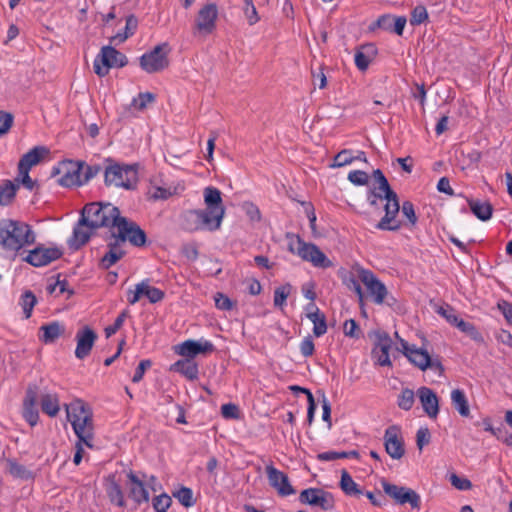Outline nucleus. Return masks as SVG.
Returning a JSON list of instances; mask_svg holds the SVG:
<instances>
[{"mask_svg": "<svg viewBox=\"0 0 512 512\" xmlns=\"http://www.w3.org/2000/svg\"><path fill=\"white\" fill-rule=\"evenodd\" d=\"M37 234L33 227L22 220L2 219V251L6 258L15 260L34 245Z\"/></svg>", "mask_w": 512, "mask_h": 512, "instance_id": "obj_1", "label": "nucleus"}, {"mask_svg": "<svg viewBox=\"0 0 512 512\" xmlns=\"http://www.w3.org/2000/svg\"><path fill=\"white\" fill-rule=\"evenodd\" d=\"M65 409L78 440L91 448L93 446L94 424L90 407L83 400L75 399L70 404H66Z\"/></svg>", "mask_w": 512, "mask_h": 512, "instance_id": "obj_2", "label": "nucleus"}, {"mask_svg": "<svg viewBox=\"0 0 512 512\" xmlns=\"http://www.w3.org/2000/svg\"><path fill=\"white\" fill-rule=\"evenodd\" d=\"M121 218L118 207L111 203L92 202L86 204L80 216V225L95 230L101 227L115 228Z\"/></svg>", "mask_w": 512, "mask_h": 512, "instance_id": "obj_3", "label": "nucleus"}, {"mask_svg": "<svg viewBox=\"0 0 512 512\" xmlns=\"http://www.w3.org/2000/svg\"><path fill=\"white\" fill-rule=\"evenodd\" d=\"M372 176L378 183V190L386 192L384 206L385 215L378 222L376 227L380 230L397 231L401 227L400 221L396 220V216L400 210L399 199L395 191L392 190L390 184L380 169L373 171Z\"/></svg>", "mask_w": 512, "mask_h": 512, "instance_id": "obj_4", "label": "nucleus"}, {"mask_svg": "<svg viewBox=\"0 0 512 512\" xmlns=\"http://www.w3.org/2000/svg\"><path fill=\"white\" fill-rule=\"evenodd\" d=\"M297 247L294 243H289V251L297 254L302 260L310 262L314 267L326 269L333 266L332 261L313 243L303 241L300 236H296Z\"/></svg>", "mask_w": 512, "mask_h": 512, "instance_id": "obj_5", "label": "nucleus"}, {"mask_svg": "<svg viewBox=\"0 0 512 512\" xmlns=\"http://www.w3.org/2000/svg\"><path fill=\"white\" fill-rule=\"evenodd\" d=\"M105 184L107 186L131 189L137 181V171L132 165L113 163L105 168Z\"/></svg>", "mask_w": 512, "mask_h": 512, "instance_id": "obj_6", "label": "nucleus"}, {"mask_svg": "<svg viewBox=\"0 0 512 512\" xmlns=\"http://www.w3.org/2000/svg\"><path fill=\"white\" fill-rule=\"evenodd\" d=\"M127 63V57L123 53L108 45L101 48L100 53L94 60L93 68L99 77H104L108 74L110 68H122Z\"/></svg>", "mask_w": 512, "mask_h": 512, "instance_id": "obj_7", "label": "nucleus"}, {"mask_svg": "<svg viewBox=\"0 0 512 512\" xmlns=\"http://www.w3.org/2000/svg\"><path fill=\"white\" fill-rule=\"evenodd\" d=\"M360 281L366 286L369 294L376 304L386 303L393 306L396 299L389 296L386 286L370 270L357 268Z\"/></svg>", "mask_w": 512, "mask_h": 512, "instance_id": "obj_8", "label": "nucleus"}, {"mask_svg": "<svg viewBox=\"0 0 512 512\" xmlns=\"http://www.w3.org/2000/svg\"><path fill=\"white\" fill-rule=\"evenodd\" d=\"M168 52L167 43L158 44L140 57V67L150 74L163 71L169 66Z\"/></svg>", "mask_w": 512, "mask_h": 512, "instance_id": "obj_9", "label": "nucleus"}, {"mask_svg": "<svg viewBox=\"0 0 512 512\" xmlns=\"http://www.w3.org/2000/svg\"><path fill=\"white\" fill-rule=\"evenodd\" d=\"M115 228L121 242L129 241L135 247H143L146 244V233L136 222L121 216Z\"/></svg>", "mask_w": 512, "mask_h": 512, "instance_id": "obj_10", "label": "nucleus"}, {"mask_svg": "<svg viewBox=\"0 0 512 512\" xmlns=\"http://www.w3.org/2000/svg\"><path fill=\"white\" fill-rule=\"evenodd\" d=\"M62 255V250L57 247H45L43 244H39L19 257L31 266L43 267L58 260Z\"/></svg>", "mask_w": 512, "mask_h": 512, "instance_id": "obj_11", "label": "nucleus"}, {"mask_svg": "<svg viewBox=\"0 0 512 512\" xmlns=\"http://www.w3.org/2000/svg\"><path fill=\"white\" fill-rule=\"evenodd\" d=\"M384 492L397 504H409L412 509H420L421 497L411 488L391 484L385 480L381 482Z\"/></svg>", "mask_w": 512, "mask_h": 512, "instance_id": "obj_12", "label": "nucleus"}, {"mask_svg": "<svg viewBox=\"0 0 512 512\" xmlns=\"http://www.w3.org/2000/svg\"><path fill=\"white\" fill-rule=\"evenodd\" d=\"M302 504L320 507L324 511L332 510L335 506L333 495L321 488L304 489L299 495Z\"/></svg>", "mask_w": 512, "mask_h": 512, "instance_id": "obj_13", "label": "nucleus"}, {"mask_svg": "<svg viewBox=\"0 0 512 512\" xmlns=\"http://www.w3.org/2000/svg\"><path fill=\"white\" fill-rule=\"evenodd\" d=\"M83 168L84 163L68 160L62 162L59 168L54 169L52 174H62L58 183L63 187L82 186L81 170Z\"/></svg>", "mask_w": 512, "mask_h": 512, "instance_id": "obj_14", "label": "nucleus"}, {"mask_svg": "<svg viewBox=\"0 0 512 512\" xmlns=\"http://www.w3.org/2000/svg\"><path fill=\"white\" fill-rule=\"evenodd\" d=\"M184 228L189 231H197V230H209L215 231L220 228V225L217 224L205 211L202 209L198 210H189L184 216Z\"/></svg>", "mask_w": 512, "mask_h": 512, "instance_id": "obj_15", "label": "nucleus"}, {"mask_svg": "<svg viewBox=\"0 0 512 512\" xmlns=\"http://www.w3.org/2000/svg\"><path fill=\"white\" fill-rule=\"evenodd\" d=\"M375 342L371 352L372 359L376 365L391 366L389 351L392 347V339L388 333L384 331H376Z\"/></svg>", "mask_w": 512, "mask_h": 512, "instance_id": "obj_16", "label": "nucleus"}, {"mask_svg": "<svg viewBox=\"0 0 512 512\" xmlns=\"http://www.w3.org/2000/svg\"><path fill=\"white\" fill-rule=\"evenodd\" d=\"M205 211L214 221L221 226L225 215V207L222 204L221 192L215 187H206L204 189Z\"/></svg>", "mask_w": 512, "mask_h": 512, "instance_id": "obj_17", "label": "nucleus"}, {"mask_svg": "<svg viewBox=\"0 0 512 512\" xmlns=\"http://www.w3.org/2000/svg\"><path fill=\"white\" fill-rule=\"evenodd\" d=\"M383 438L386 453L392 459H401L405 454V446L401 436L400 428L397 425L389 426L385 430Z\"/></svg>", "mask_w": 512, "mask_h": 512, "instance_id": "obj_18", "label": "nucleus"}, {"mask_svg": "<svg viewBox=\"0 0 512 512\" xmlns=\"http://www.w3.org/2000/svg\"><path fill=\"white\" fill-rule=\"evenodd\" d=\"M407 359L422 371L430 369L440 376L444 372V367L439 358H432L427 350L423 348L415 347L412 352L409 353Z\"/></svg>", "mask_w": 512, "mask_h": 512, "instance_id": "obj_19", "label": "nucleus"}, {"mask_svg": "<svg viewBox=\"0 0 512 512\" xmlns=\"http://www.w3.org/2000/svg\"><path fill=\"white\" fill-rule=\"evenodd\" d=\"M38 396L39 386L36 383H30L27 386L23 399L22 415L31 426H35L39 420V411L37 409Z\"/></svg>", "mask_w": 512, "mask_h": 512, "instance_id": "obj_20", "label": "nucleus"}, {"mask_svg": "<svg viewBox=\"0 0 512 512\" xmlns=\"http://www.w3.org/2000/svg\"><path fill=\"white\" fill-rule=\"evenodd\" d=\"M218 8L214 3L204 5L195 18V29L201 34H210L216 27Z\"/></svg>", "mask_w": 512, "mask_h": 512, "instance_id": "obj_21", "label": "nucleus"}, {"mask_svg": "<svg viewBox=\"0 0 512 512\" xmlns=\"http://www.w3.org/2000/svg\"><path fill=\"white\" fill-rule=\"evenodd\" d=\"M97 338V333L89 326L79 329L75 337L77 342L75 356L80 360L86 358L90 354Z\"/></svg>", "mask_w": 512, "mask_h": 512, "instance_id": "obj_22", "label": "nucleus"}, {"mask_svg": "<svg viewBox=\"0 0 512 512\" xmlns=\"http://www.w3.org/2000/svg\"><path fill=\"white\" fill-rule=\"evenodd\" d=\"M266 474L269 484L277 490L280 496L286 497L296 493L295 489L289 482L288 476L276 469L274 466L268 465L266 467Z\"/></svg>", "mask_w": 512, "mask_h": 512, "instance_id": "obj_23", "label": "nucleus"}, {"mask_svg": "<svg viewBox=\"0 0 512 512\" xmlns=\"http://www.w3.org/2000/svg\"><path fill=\"white\" fill-rule=\"evenodd\" d=\"M215 350L212 342L208 340H186L182 342L177 349V353L181 356L193 359L199 354H209Z\"/></svg>", "mask_w": 512, "mask_h": 512, "instance_id": "obj_24", "label": "nucleus"}, {"mask_svg": "<svg viewBox=\"0 0 512 512\" xmlns=\"http://www.w3.org/2000/svg\"><path fill=\"white\" fill-rule=\"evenodd\" d=\"M417 396L424 412L431 419H435L439 413V399L436 393L431 388L423 386L417 390Z\"/></svg>", "mask_w": 512, "mask_h": 512, "instance_id": "obj_25", "label": "nucleus"}, {"mask_svg": "<svg viewBox=\"0 0 512 512\" xmlns=\"http://www.w3.org/2000/svg\"><path fill=\"white\" fill-rule=\"evenodd\" d=\"M129 483V497L133 499L138 505L149 501V492L145 487V484L138 476L130 471L127 474Z\"/></svg>", "mask_w": 512, "mask_h": 512, "instance_id": "obj_26", "label": "nucleus"}, {"mask_svg": "<svg viewBox=\"0 0 512 512\" xmlns=\"http://www.w3.org/2000/svg\"><path fill=\"white\" fill-rule=\"evenodd\" d=\"M104 488L107 497L112 504L118 507H125L126 502L124 499V493L120 484L116 481L115 474H110L105 478Z\"/></svg>", "mask_w": 512, "mask_h": 512, "instance_id": "obj_27", "label": "nucleus"}, {"mask_svg": "<svg viewBox=\"0 0 512 512\" xmlns=\"http://www.w3.org/2000/svg\"><path fill=\"white\" fill-rule=\"evenodd\" d=\"M48 154L49 149L44 146H36L21 157L18 163V169L30 171L33 166L40 163Z\"/></svg>", "mask_w": 512, "mask_h": 512, "instance_id": "obj_28", "label": "nucleus"}, {"mask_svg": "<svg viewBox=\"0 0 512 512\" xmlns=\"http://www.w3.org/2000/svg\"><path fill=\"white\" fill-rule=\"evenodd\" d=\"M357 268H363L362 266L356 264L352 267L351 271H346L341 275L342 283L349 289L356 293L358 296L359 302L362 303L364 299L363 290L358 280L359 275Z\"/></svg>", "mask_w": 512, "mask_h": 512, "instance_id": "obj_29", "label": "nucleus"}, {"mask_svg": "<svg viewBox=\"0 0 512 512\" xmlns=\"http://www.w3.org/2000/svg\"><path fill=\"white\" fill-rule=\"evenodd\" d=\"M377 54L374 44L363 45L355 53V65L360 71H366Z\"/></svg>", "mask_w": 512, "mask_h": 512, "instance_id": "obj_30", "label": "nucleus"}, {"mask_svg": "<svg viewBox=\"0 0 512 512\" xmlns=\"http://www.w3.org/2000/svg\"><path fill=\"white\" fill-rule=\"evenodd\" d=\"M92 231L89 228H86L85 225H80V219L73 229V234L71 238L68 240V245L73 250H78L82 246H84L90 239L92 235Z\"/></svg>", "mask_w": 512, "mask_h": 512, "instance_id": "obj_31", "label": "nucleus"}, {"mask_svg": "<svg viewBox=\"0 0 512 512\" xmlns=\"http://www.w3.org/2000/svg\"><path fill=\"white\" fill-rule=\"evenodd\" d=\"M39 330L42 332V335L39 336V339L45 344L55 342V340L59 338L65 331L64 326L61 325L58 321H53L42 325Z\"/></svg>", "mask_w": 512, "mask_h": 512, "instance_id": "obj_32", "label": "nucleus"}, {"mask_svg": "<svg viewBox=\"0 0 512 512\" xmlns=\"http://www.w3.org/2000/svg\"><path fill=\"white\" fill-rule=\"evenodd\" d=\"M171 369L181 373L189 380H195L198 378V365L191 358L186 357L185 359L178 360L172 365Z\"/></svg>", "mask_w": 512, "mask_h": 512, "instance_id": "obj_33", "label": "nucleus"}, {"mask_svg": "<svg viewBox=\"0 0 512 512\" xmlns=\"http://www.w3.org/2000/svg\"><path fill=\"white\" fill-rule=\"evenodd\" d=\"M468 205L472 213L481 221H487L492 217L493 206L488 201H480L478 199H469Z\"/></svg>", "mask_w": 512, "mask_h": 512, "instance_id": "obj_34", "label": "nucleus"}, {"mask_svg": "<svg viewBox=\"0 0 512 512\" xmlns=\"http://www.w3.org/2000/svg\"><path fill=\"white\" fill-rule=\"evenodd\" d=\"M41 410L50 417H55L60 411L57 394L45 393L41 396Z\"/></svg>", "mask_w": 512, "mask_h": 512, "instance_id": "obj_35", "label": "nucleus"}, {"mask_svg": "<svg viewBox=\"0 0 512 512\" xmlns=\"http://www.w3.org/2000/svg\"><path fill=\"white\" fill-rule=\"evenodd\" d=\"M451 401L454 408L462 417L470 416V408L464 391H462L461 389L452 390Z\"/></svg>", "mask_w": 512, "mask_h": 512, "instance_id": "obj_36", "label": "nucleus"}, {"mask_svg": "<svg viewBox=\"0 0 512 512\" xmlns=\"http://www.w3.org/2000/svg\"><path fill=\"white\" fill-rule=\"evenodd\" d=\"M340 488L347 496H360L363 494L358 484L346 470H342Z\"/></svg>", "mask_w": 512, "mask_h": 512, "instance_id": "obj_37", "label": "nucleus"}, {"mask_svg": "<svg viewBox=\"0 0 512 512\" xmlns=\"http://www.w3.org/2000/svg\"><path fill=\"white\" fill-rule=\"evenodd\" d=\"M140 285L143 286L142 296H146L150 303L155 304L164 299V297H165L164 291H162L159 288L150 286L148 279L141 281Z\"/></svg>", "mask_w": 512, "mask_h": 512, "instance_id": "obj_38", "label": "nucleus"}, {"mask_svg": "<svg viewBox=\"0 0 512 512\" xmlns=\"http://www.w3.org/2000/svg\"><path fill=\"white\" fill-rule=\"evenodd\" d=\"M18 189L19 184L15 180H4L2 182V206L12 203Z\"/></svg>", "mask_w": 512, "mask_h": 512, "instance_id": "obj_39", "label": "nucleus"}, {"mask_svg": "<svg viewBox=\"0 0 512 512\" xmlns=\"http://www.w3.org/2000/svg\"><path fill=\"white\" fill-rule=\"evenodd\" d=\"M291 291L292 285L289 283L277 287L274 290V306L283 309V307L286 305L287 298L291 294Z\"/></svg>", "mask_w": 512, "mask_h": 512, "instance_id": "obj_40", "label": "nucleus"}, {"mask_svg": "<svg viewBox=\"0 0 512 512\" xmlns=\"http://www.w3.org/2000/svg\"><path fill=\"white\" fill-rule=\"evenodd\" d=\"M318 460L320 461H334L337 459L342 458H355L359 459V453L356 450H351L348 452L342 451V452H336V451H327L318 454L317 456Z\"/></svg>", "mask_w": 512, "mask_h": 512, "instance_id": "obj_41", "label": "nucleus"}, {"mask_svg": "<svg viewBox=\"0 0 512 512\" xmlns=\"http://www.w3.org/2000/svg\"><path fill=\"white\" fill-rule=\"evenodd\" d=\"M290 389L292 391L301 392V393H304L307 395V400H308L307 421H308L309 425H311L313 422L314 414H315V410H316V403H315L313 394L311 393V391L309 389L303 388V387H300L297 385L291 386Z\"/></svg>", "mask_w": 512, "mask_h": 512, "instance_id": "obj_42", "label": "nucleus"}, {"mask_svg": "<svg viewBox=\"0 0 512 512\" xmlns=\"http://www.w3.org/2000/svg\"><path fill=\"white\" fill-rule=\"evenodd\" d=\"M454 326L457 327L461 332L468 335L471 339L477 342L483 341L482 335L478 332V330L472 323L466 322L463 319L459 318V320Z\"/></svg>", "mask_w": 512, "mask_h": 512, "instance_id": "obj_43", "label": "nucleus"}, {"mask_svg": "<svg viewBox=\"0 0 512 512\" xmlns=\"http://www.w3.org/2000/svg\"><path fill=\"white\" fill-rule=\"evenodd\" d=\"M308 319L314 325L313 333L316 337H320L327 332L326 317H325L324 313L319 312L315 315L311 314V317Z\"/></svg>", "mask_w": 512, "mask_h": 512, "instance_id": "obj_44", "label": "nucleus"}, {"mask_svg": "<svg viewBox=\"0 0 512 512\" xmlns=\"http://www.w3.org/2000/svg\"><path fill=\"white\" fill-rule=\"evenodd\" d=\"M415 401V394L413 390L409 388H405L401 391L399 397H398V406L402 410L408 411L413 407Z\"/></svg>", "mask_w": 512, "mask_h": 512, "instance_id": "obj_45", "label": "nucleus"}, {"mask_svg": "<svg viewBox=\"0 0 512 512\" xmlns=\"http://www.w3.org/2000/svg\"><path fill=\"white\" fill-rule=\"evenodd\" d=\"M36 303L37 299L31 291H26L22 295L21 305L26 319L31 317L33 307L35 306Z\"/></svg>", "mask_w": 512, "mask_h": 512, "instance_id": "obj_46", "label": "nucleus"}, {"mask_svg": "<svg viewBox=\"0 0 512 512\" xmlns=\"http://www.w3.org/2000/svg\"><path fill=\"white\" fill-rule=\"evenodd\" d=\"M15 182L22 184L29 191H33L35 188H38L39 185L36 180H32L29 176V171L26 169H18V176L15 178Z\"/></svg>", "mask_w": 512, "mask_h": 512, "instance_id": "obj_47", "label": "nucleus"}, {"mask_svg": "<svg viewBox=\"0 0 512 512\" xmlns=\"http://www.w3.org/2000/svg\"><path fill=\"white\" fill-rule=\"evenodd\" d=\"M173 496L185 507L194 505L193 492L190 488L181 487L178 491L173 493Z\"/></svg>", "mask_w": 512, "mask_h": 512, "instance_id": "obj_48", "label": "nucleus"}, {"mask_svg": "<svg viewBox=\"0 0 512 512\" xmlns=\"http://www.w3.org/2000/svg\"><path fill=\"white\" fill-rule=\"evenodd\" d=\"M109 241L107 244L108 250L112 253H116L117 255H120L121 258L124 257L126 254L125 250L122 248L124 242H121L118 237L117 232H111L109 235Z\"/></svg>", "mask_w": 512, "mask_h": 512, "instance_id": "obj_49", "label": "nucleus"}, {"mask_svg": "<svg viewBox=\"0 0 512 512\" xmlns=\"http://www.w3.org/2000/svg\"><path fill=\"white\" fill-rule=\"evenodd\" d=\"M436 312L446 319L448 323L451 325H455L459 320V316L456 314V311L453 307L446 304L444 306H437Z\"/></svg>", "mask_w": 512, "mask_h": 512, "instance_id": "obj_50", "label": "nucleus"}, {"mask_svg": "<svg viewBox=\"0 0 512 512\" xmlns=\"http://www.w3.org/2000/svg\"><path fill=\"white\" fill-rule=\"evenodd\" d=\"M428 19V12L425 6L418 5L412 12L410 17V24L413 26L420 25Z\"/></svg>", "mask_w": 512, "mask_h": 512, "instance_id": "obj_51", "label": "nucleus"}, {"mask_svg": "<svg viewBox=\"0 0 512 512\" xmlns=\"http://www.w3.org/2000/svg\"><path fill=\"white\" fill-rule=\"evenodd\" d=\"M155 101V95L150 92L139 93L138 97L132 100L131 105L138 110H143L149 103Z\"/></svg>", "mask_w": 512, "mask_h": 512, "instance_id": "obj_52", "label": "nucleus"}, {"mask_svg": "<svg viewBox=\"0 0 512 512\" xmlns=\"http://www.w3.org/2000/svg\"><path fill=\"white\" fill-rule=\"evenodd\" d=\"M9 473L16 478L27 479L30 477V471H28L23 465L18 464L15 461L8 460Z\"/></svg>", "mask_w": 512, "mask_h": 512, "instance_id": "obj_53", "label": "nucleus"}, {"mask_svg": "<svg viewBox=\"0 0 512 512\" xmlns=\"http://www.w3.org/2000/svg\"><path fill=\"white\" fill-rule=\"evenodd\" d=\"M153 508L156 512H166L167 509L172 504V499L167 494L163 493L161 495L156 496L153 499Z\"/></svg>", "mask_w": 512, "mask_h": 512, "instance_id": "obj_54", "label": "nucleus"}, {"mask_svg": "<svg viewBox=\"0 0 512 512\" xmlns=\"http://www.w3.org/2000/svg\"><path fill=\"white\" fill-rule=\"evenodd\" d=\"M354 161L351 150L344 149L334 157L332 167H343Z\"/></svg>", "mask_w": 512, "mask_h": 512, "instance_id": "obj_55", "label": "nucleus"}, {"mask_svg": "<svg viewBox=\"0 0 512 512\" xmlns=\"http://www.w3.org/2000/svg\"><path fill=\"white\" fill-rule=\"evenodd\" d=\"M244 14L249 25H254L259 21V16L252 0H244Z\"/></svg>", "mask_w": 512, "mask_h": 512, "instance_id": "obj_56", "label": "nucleus"}, {"mask_svg": "<svg viewBox=\"0 0 512 512\" xmlns=\"http://www.w3.org/2000/svg\"><path fill=\"white\" fill-rule=\"evenodd\" d=\"M431 440V434L427 427H421L418 429L416 434V444L419 450H422L424 446L428 445Z\"/></svg>", "mask_w": 512, "mask_h": 512, "instance_id": "obj_57", "label": "nucleus"}, {"mask_svg": "<svg viewBox=\"0 0 512 512\" xmlns=\"http://www.w3.org/2000/svg\"><path fill=\"white\" fill-rule=\"evenodd\" d=\"M126 317H127V311L121 312L118 315V317L115 319L114 323L105 328V335L107 338L111 337L122 327Z\"/></svg>", "mask_w": 512, "mask_h": 512, "instance_id": "obj_58", "label": "nucleus"}, {"mask_svg": "<svg viewBox=\"0 0 512 512\" xmlns=\"http://www.w3.org/2000/svg\"><path fill=\"white\" fill-rule=\"evenodd\" d=\"M100 165H87L85 166V170H81V182L82 185L86 184L89 180L94 178L101 171Z\"/></svg>", "mask_w": 512, "mask_h": 512, "instance_id": "obj_59", "label": "nucleus"}, {"mask_svg": "<svg viewBox=\"0 0 512 512\" xmlns=\"http://www.w3.org/2000/svg\"><path fill=\"white\" fill-rule=\"evenodd\" d=\"M403 216H405L411 225H415L417 222V216L415 214L414 205L410 201H404L401 206Z\"/></svg>", "mask_w": 512, "mask_h": 512, "instance_id": "obj_60", "label": "nucleus"}, {"mask_svg": "<svg viewBox=\"0 0 512 512\" xmlns=\"http://www.w3.org/2000/svg\"><path fill=\"white\" fill-rule=\"evenodd\" d=\"M348 180L355 185H366L368 183V174L362 170H354L348 174Z\"/></svg>", "mask_w": 512, "mask_h": 512, "instance_id": "obj_61", "label": "nucleus"}, {"mask_svg": "<svg viewBox=\"0 0 512 512\" xmlns=\"http://www.w3.org/2000/svg\"><path fill=\"white\" fill-rule=\"evenodd\" d=\"M221 414L225 419H238L240 411L237 405L227 403L221 406Z\"/></svg>", "mask_w": 512, "mask_h": 512, "instance_id": "obj_62", "label": "nucleus"}, {"mask_svg": "<svg viewBox=\"0 0 512 512\" xmlns=\"http://www.w3.org/2000/svg\"><path fill=\"white\" fill-rule=\"evenodd\" d=\"M450 482L452 486L461 491L469 490L472 488V483L469 479L461 478L456 474H451Z\"/></svg>", "mask_w": 512, "mask_h": 512, "instance_id": "obj_63", "label": "nucleus"}, {"mask_svg": "<svg viewBox=\"0 0 512 512\" xmlns=\"http://www.w3.org/2000/svg\"><path fill=\"white\" fill-rule=\"evenodd\" d=\"M344 334L351 338L360 337V329L357 322L354 319L346 320L343 326Z\"/></svg>", "mask_w": 512, "mask_h": 512, "instance_id": "obj_64", "label": "nucleus"}]
</instances>
